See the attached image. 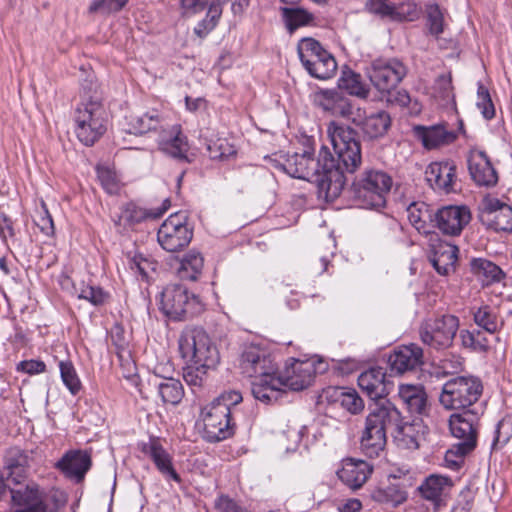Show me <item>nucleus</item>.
<instances>
[{"label": "nucleus", "mask_w": 512, "mask_h": 512, "mask_svg": "<svg viewBox=\"0 0 512 512\" xmlns=\"http://www.w3.org/2000/svg\"><path fill=\"white\" fill-rule=\"evenodd\" d=\"M337 160L327 147L315 158L309 151L280 156L276 167L297 179L315 183L320 196L336 199L346 183L345 172L354 173L362 163L361 144L357 132L350 126L332 121L327 126Z\"/></svg>", "instance_id": "nucleus-1"}, {"label": "nucleus", "mask_w": 512, "mask_h": 512, "mask_svg": "<svg viewBox=\"0 0 512 512\" xmlns=\"http://www.w3.org/2000/svg\"><path fill=\"white\" fill-rule=\"evenodd\" d=\"M420 428V422H405L391 401H377L368 408L360 448L366 456L378 457L386 446L387 431L391 429L393 440L399 448L415 450L419 447Z\"/></svg>", "instance_id": "nucleus-2"}, {"label": "nucleus", "mask_w": 512, "mask_h": 512, "mask_svg": "<svg viewBox=\"0 0 512 512\" xmlns=\"http://www.w3.org/2000/svg\"><path fill=\"white\" fill-rule=\"evenodd\" d=\"M127 120L130 133L141 135L152 131L157 132L156 141L163 153L179 161L189 162L187 137L183 135L179 125H168L156 110L141 115H131Z\"/></svg>", "instance_id": "nucleus-3"}, {"label": "nucleus", "mask_w": 512, "mask_h": 512, "mask_svg": "<svg viewBox=\"0 0 512 512\" xmlns=\"http://www.w3.org/2000/svg\"><path fill=\"white\" fill-rule=\"evenodd\" d=\"M392 184V177L387 172L365 169L352 183L353 200L361 208L380 210L386 206Z\"/></svg>", "instance_id": "nucleus-4"}, {"label": "nucleus", "mask_w": 512, "mask_h": 512, "mask_svg": "<svg viewBox=\"0 0 512 512\" xmlns=\"http://www.w3.org/2000/svg\"><path fill=\"white\" fill-rule=\"evenodd\" d=\"M75 133L86 146L93 145L105 133L107 111L99 97L81 101L74 111Z\"/></svg>", "instance_id": "nucleus-5"}, {"label": "nucleus", "mask_w": 512, "mask_h": 512, "mask_svg": "<svg viewBox=\"0 0 512 512\" xmlns=\"http://www.w3.org/2000/svg\"><path fill=\"white\" fill-rule=\"evenodd\" d=\"M179 351L188 362L215 369L220 363V353L209 335L198 327L185 328L178 340Z\"/></svg>", "instance_id": "nucleus-6"}, {"label": "nucleus", "mask_w": 512, "mask_h": 512, "mask_svg": "<svg viewBox=\"0 0 512 512\" xmlns=\"http://www.w3.org/2000/svg\"><path fill=\"white\" fill-rule=\"evenodd\" d=\"M483 393L481 380L473 376H457L444 383L439 402L446 410L468 411Z\"/></svg>", "instance_id": "nucleus-7"}, {"label": "nucleus", "mask_w": 512, "mask_h": 512, "mask_svg": "<svg viewBox=\"0 0 512 512\" xmlns=\"http://www.w3.org/2000/svg\"><path fill=\"white\" fill-rule=\"evenodd\" d=\"M480 428V413L476 410L453 413L449 417V429L453 437L459 439L450 450L446 452V459L455 453L459 456H466L477 446L478 433Z\"/></svg>", "instance_id": "nucleus-8"}, {"label": "nucleus", "mask_w": 512, "mask_h": 512, "mask_svg": "<svg viewBox=\"0 0 512 512\" xmlns=\"http://www.w3.org/2000/svg\"><path fill=\"white\" fill-rule=\"evenodd\" d=\"M299 59L310 76L320 80L333 77L337 71L334 56L317 40L303 38L297 46Z\"/></svg>", "instance_id": "nucleus-9"}, {"label": "nucleus", "mask_w": 512, "mask_h": 512, "mask_svg": "<svg viewBox=\"0 0 512 512\" xmlns=\"http://www.w3.org/2000/svg\"><path fill=\"white\" fill-rule=\"evenodd\" d=\"M231 415L230 404L225 397H219L207 405L202 411L203 438L216 443L231 437L235 430Z\"/></svg>", "instance_id": "nucleus-10"}, {"label": "nucleus", "mask_w": 512, "mask_h": 512, "mask_svg": "<svg viewBox=\"0 0 512 512\" xmlns=\"http://www.w3.org/2000/svg\"><path fill=\"white\" fill-rule=\"evenodd\" d=\"M460 321L455 315L445 314L424 320L419 327L422 343L440 351L452 347Z\"/></svg>", "instance_id": "nucleus-11"}, {"label": "nucleus", "mask_w": 512, "mask_h": 512, "mask_svg": "<svg viewBox=\"0 0 512 512\" xmlns=\"http://www.w3.org/2000/svg\"><path fill=\"white\" fill-rule=\"evenodd\" d=\"M160 305L162 312L174 321L193 317L202 309L199 298L180 284L168 285L163 290Z\"/></svg>", "instance_id": "nucleus-12"}, {"label": "nucleus", "mask_w": 512, "mask_h": 512, "mask_svg": "<svg viewBox=\"0 0 512 512\" xmlns=\"http://www.w3.org/2000/svg\"><path fill=\"white\" fill-rule=\"evenodd\" d=\"M407 66L396 57L377 58L366 69V74L371 84L381 94L390 93L406 77Z\"/></svg>", "instance_id": "nucleus-13"}, {"label": "nucleus", "mask_w": 512, "mask_h": 512, "mask_svg": "<svg viewBox=\"0 0 512 512\" xmlns=\"http://www.w3.org/2000/svg\"><path fill=\"white\" fill-rule=\"evenodd\" d=\"M238 367L241 373L247 377L278 371L272 353L267 347L257 343L243 345L238 359Z\"/></svg>", "instance_id": "nucleus-14"}, {"label": "nucleus", "mask_w": 512, "mask_h": 512, "mask_svg": "<svg viewBox=\"0 0 512 512\" xmlns=\"http://www.w3.org/2000/svg\"><path fill=\"white\" fill-rule=\"evenodd\" d=\"M186 217L175 213L170 215L160 226L157 240L168 252H177L185 248L192 240L193 230L186 224Z\"/></svg>", "instance_id": "nucleus-15"}, {"label": "nucleus", "mask_w": 512, "mask_h": 512, "mask_svg": "<svg viewBox=\"0 0 512 512\" xmlns=\"http://www.w3.org/2000/svg\"><path fill=\"white\" fill-rule=\"evenodd\" d=\"M479 220L495 231L512 232V207L486 196L479 205Z\"/></svg>", "instance_id": "nucleus-16"}, {"label": "nucleus", "mask_w": 512, "mask_h": 512, "mask_svg": "<svg viewBox=\"0 0 512 512\" xmlns=\"http://www.w3.org/2000/svg\"><path fill=\"white\" fill-rule=\"evenodd\" d=\"M467 162L470 176L478 186L493 187L497 184L498 174L485 151L471 147Z\"/></svg>", "instance_id": "nucleus-17"}, {"label": "nucleus", "mask_w": 512, "mask_h": 512, "mask_svg": "<svg viewBox=\"0 0 512 512\" xmlns=\"http://www.w3.org/2000/svg\"><path fill=\"white\" fill-rule=\"evenodd\" d=\"M471 213L466 206H446L434 215V225L444 234L457 236L470 222Z\"/></svg>", "instance_id": "nucleus-18"}, {"label": "nucleus", "mask_w": 512, "mask_h": 512, "mask_svg": "<svg viewBox=\"0 0 512 512\" xmlns=\"http://www.w3.org/2000/svg\"><path fill=\"white\" fill-rule=\"evenodd\" d=\"M35 455L33 450H23L18 447L8 449L4 457V468L8 473V479L16 485L22 484L35 463Z\"/></svg>", "instance_id": "nucleus-19"}, {"label": "nucleus", "mask_w": 512, "mask_h": 512, "mask_svg": "<svg viewBox=\"0 0 512 512\" xmlns=\"http://www.w3.org/2000/svg\"><path fill=\"white\" fill-rule=\"evenodd\" d=\"M425 179L435 191L450 193L456 182V165L453 162H433L425 170Z\"/></svg>", "instance_id": "nucleus-20"}, {"label": "nucleus", "mask_w": 512, "mask_h": 512, "mask_svg": "<svg viewBox=\"0 0 512 512\" xmlns=\"http://www.w3.org/2000/svg\"><path fill=\"white\" fill-rule=\"evenodd\" d=\"M254 378L251 382V393L256 400L270 404L280 399L284 389L282 378L277 377L276 372H267Z\"/></svg>", "instance_id": "nucleus-21"}, {"label": "nucleus", "mask_w": 512, "mask_h": 512, "mask_svg": "<svg viewBox=\"0 0 512 512\" xmlns=\"http://www.w3.org/2000/svg\"><path fill=\"white\" fill-rule=\"evenodd\" d=\"M415 137L428 149H437L452 144L457 139V133L448 130L446 125L437 124L432 126H414Z\"/></svg>", "instance_id": "nucleus-22"}, {"label": "nucleus", "mask_w": 512, "mask_h": 512, "mask_svg": "<svg viewBox=\"0 0 512 512\" xmlns=\"http://www.w3.org/2000/svg\"><path fill=\"white\" fill-rule=\"evenodd\" d=\"M388 362L391 371L398 374L413 371L423 364V350L414 343L403 345L389 356Z\"/></svg>", "instance_id": "nucleus-23"}, {"label": "nucleus", "mask_w": 512, "mask_h": 512, "mask_svg": "<svg viewBox=\"0 0 512 512\" xmlns=\"http://www.w3.org/2000/svg\"><path fill=\"white\" fill-rule=\"evenodd\" d=\"M142 452L152 460L157 470L166 480L181 482V477L173 466L172 456L164 449L158 439H150L148 443L143 445Z\"/></svg>", "instance_id": "nucleus-24"}, {"label": "nucleus", "mask_w": 512, "mask_h": 512, "mask_svg": "<svg viewBox=\"0 0 512 512\" xmlns=\"http://www.w3.org/2000/svg\"><path fill=\"white\" fill-rule=\"evenodd\" d=\"M91 465V456L87 451L71 450L65 453L56 466L66 477L80 483L84 480Z\"/></svg>", "instance_id": "nucleus-25"}, {"label": "nucleus", "mask_w": 512, "mask_h": 512, "mask_svg": "<svg viewBox=\"0 0 512 512\" xmlns=\"http://www.w3.org/2000/svg\"><path fill=\"white\" fill-rule=\"evenodd\" d=\"M358 385L369 398L378 400L389 393L391 383L386 379L384 368L373 367L359 375Z\"/></svg>", "instance_id": "nucleus-26"}, {"label": "nucleus", "mask_w": 512, "mask_h": 512, "mask_svg": "<svg viewBox=\"0 0 512 512\" xmlns=\"http://www.w3.org/2000/svg\"><path fill=\"white\" fill-rule=\"evenodd\" d=\"M315 374L314 366L309 361L294 360L285 370L282 378L283 389L301 391L309 387Z\"/></svg>", "instance_id": "nucleus-27"}, {"label": "nucleus", "mask_w": 512, "mask_h": 512, "mask_svg": "<svg viewBox=\"0 0 512 512\" xmlns=\"http://www.w3.org/2000/svg\"><path fill=\"white\" fill-rule=\"evenodd\" d=\"M371 473L372 468L367 462L348 458L342 461L337 476L347 487L357 490L363 486Z\"/></svg>", "instance_id": "nucleus-28"}, {"label": "nucleus", "mask_w": 512, "mask_h": 512, "mask_svg": "<svg viewBox=\"0 0 512 512\" xmlns=\"http://www.w3.org/2000/svg\"><path fill=\"white\" fill-rule=\"evenodd\" d=\"M452 487V481L448 477L430 475L418 487L423 499L429 501L435 510H439L445 503L448 490Z\"/></svg>", "instance_id": "nucleus-29"}, {"label": "nucleus", "mask_w": 512, "mask_h": 512, "mask_svg": "<svg viewBox=\"0 0 512 512\" xmlns=\"http://www.w3.org/2000/svg\"><path fill=\"white\" fill-rule=\"evenodd\" d=\"M355 125L360 128L364 139L376 140L382 138L388 132L391 126V117L384 110L377 111L369 116L361 114L360 121Z\"/></svg>", "instance_id": "nucleus-30"}, {"label": "nucleus", "mask_w": 512, "mask_h": 512, "mask_svg": "<svg viewBox=\"0 0 512 512\" xmlns=\"http://www.w3.org/2000/svg\"><path fill=\"white\" fill-rule=\"evenodd\" d=\"M407 214L409 222L419 233L429 234L435 228V213L425 202H413L407 208Z\"/></svg>", "instance_id": "nucleus-31"}, {"label": "nucleus", "mask_w": 512, "mask_h": 512, "mask_svg": "<svg viewBox=\"0 0 512 512\" xmlns=\"http://www.w3.org/2000/svg\"><path fill=\"white\" fill-rule=\"evenodd\" d=\"M164 213L165 209L160 212H153L139 207L133 202H130L121 207L120 214L116 219H114V223L116 226L129 228L141 223L148 218H160Z\"/></svg>", "instance_id": "nucleus-32"}, {"label": "nucleus", "mask_w": 512, "mask_h": 512, "mask_svg": "<svg viewBox=\"0 0 512 512\" xmlns=\"http://www.w3.org/2000/svg\"><path fill=\"white\" fill-rule=\"evenodd\" d=\"M458 248L450 243L441 242L435 247L430 262L440 275L454 271L458 259Z\"/></svg>", "instance_id": "nucleus-33"}, {"label": "nucleus", "mask_w": 512, "mask_h": 512, "mask_svg": "<svg viewBox=\"0 0 512 512\" xmlns=\"http://www.w3.org/2000/svg\"><path fill=\"white\" fill-rule=\"evenodd\" d=\"M398 395L411 413L423 414L427 407V394L421 385L402 384Z\"/></svg>", "instance_id": "nucleus-34"}, {"label": "nucleus", "mask_w": 512, "mask_h": 512, "mask_svg": "<svg viewBox=\"0 0 512 512\" xmlns=\"http://www.w3.org/2000/svg\"><path fill=\"white\" fill-rule=\"evenodd\" d=\"M470 270L483 286L500 282L505 276L498 265L485 258H473Z\"/></svg>", "instance_id": "nucleus-35"}, {"label": "nucleus", "mask_w": 512, "mask_h": 512, "mask_svg": "<svg viewBox=\"0 0 512 512\" xmlns=\"http://www.w3.org/2000/svg\"><path fill=\"white\" fill-rule=\"evenodd\" d=\"M326 398L333 403H338L351 414H357L364 409V402L355 390L331 388L326 391Z\"/></svg>", "instance_id": "nucleus-36"}, {"label": "nucleus", "mask_w": 512, "mask_h": 512, "mask_svg": "<svg viewBox=\"0 0 512 512\" xmlns=\"http://www.w3.org/2000/svg\"><path fill=\"white\" fill-rule=\"evenodd\" d=\"M474 323L489 334L498 332L503 321L498 318L494 309L489 305H482L471 309Z\"/></svg>", "instance_id": "nucleus-37"}, {"label": "nucleus", "mask_w": 512, "mask_h": 512, "mask_svg": "<svg viewBox=\"0 0 512 512\" xmlns=\"http://www.w3.org/2000/svg\"><path fill=\"white\" fill-rule=\"evenodd\" d=\"M10 493L13 504L22 508L42 503V492L35 482H29L24 486L20 484V487L10 489Z\"/></svg>", "instance_id": "nucleus-38"}, {"label": "nucleus", "mask_w": 512, "mask_h": 512, "mask_svg": "<svg viewBox=\"0 0 512 512\" xmlns=\"http://www.w3.org/2000/svg\"><path fill=\"white\" fill-rule=\"evenodd\" d=\"M460 345L463 349L475 353H487L490 344L485 333L479 329H462L459 332Z\"/></svg>", "instance_id": "nucleus-39"}, {"label": "nucleus", "mask_w": 512, "mask_h": 512, "mask_svg": "<svg viewBox=\"0 0 512 512\" xmlns=\"http://www.w3.org/2000/svg\"><path fill=\"white\" fill-rule=\"evenodd\" d=\"M339 87L347 91L348 94L361 99H366L370 94V88L362 81V76L350 69L342 72Z\"/></svg>", "instance_id": "nucleus-40"}, {"label": "nucleus", "mask_w": 512, "mask_h": 512, "mask_svg": "<svg viewBox=\"0 0 512 512\" xmlns=\"http://www.w3.org/2000/svg\"><path fill=\"white\" fill-rule=\"evenodd\" d=\"M204 266V258L199 252L190 251L180 262L179 277L183 280L196 281L199 279Z\"/></svg>", "instance_id": "nucleus-41"}, {"label": "nucleus", "mask_w": 512, "mask_h": 512, "mask_svg": "<svg viewBox=\"0 0 512 512\" xmlns=\"http://www.w3.org/2000/svg\"><path fill=\"white\" fill-rule=\"evenodd\" d=\"M216 1L218 4H212L209 6L205 18L201 20L194 28V33L199 38L206 37L217 26L223 12V6L230 0Z\"/></svg>", "instance_id": "nucleus-42"}, {"label": "nucleus", "mask_w": 512, "mask_h": 512, "mask_svg": "<svg viewBox=\"0 0 512 512\" xmlns=\"http://www.w3.org/2000/svg\"><path fill=\"white\" fill-rule=\"evenodd\" d=\"M366 10L374 16L388 21H402L404 16L398 8L388 0H367Z\"/></svg>", "instance_id": "nucleus-43"}, {"label": "nucleus", "mask_w": 512, "mask_h": 512, "mask_svg": "<svg viewBox=\"0 0 512 512\" xmlns=\"http://www.w3.org/2000/svg\"><path fill=\"white\" fill-rule=\"evenodd\" d=\"M158 394L165 404L177 405L184 396L181 382L174 378H164L157 384Z\"/></svg>", "instance_id": "nucleus-44"}, {"label": "nucleus", "mask_w": 512, "mask_h": 512, "mask_svg": "<svg viewBox=\"0 0 512 512\" xmlns=\"http://www.w3.org/2000/svg\"><path fill=\"white\" fill-rule=\"evenodd\" d=\"M281 11L286 28L290 33L313 21V15L299 7H284Z\"/></svg>", "instance_id": "nucleus-45"}, {"label": "nucleus", "mask_w": 512, "mask_h": 512, "mask_svg": "<svg viewBox=\"0 0 512 512\" xmlns=\"http://www.w3.org/2000/svg\"><path fill=\"white\" fill-rule=\"evenodd\" d=\"M74 291L79 299L89 301L94 306H100L107 302L109 294L101 287L90 284L80 283L79 286H74Z\"/></svg>", "instance_id": "nucleus-46"}, {"label": "nucleus", "mask_w": 512, "mask_h": 512, "mask_svg": "<svg viewBox=\"0 0 512 512\" xmlns=\"http://www.w3.org/2000/svg\"><path fill=\"white\" fill-rule=\"evenodd\" d=\"M60 375L64 385L70 391L72 395H77L82 384L77 375L76 369L71 361H60L59 362Z\"/></svg>", "instance_id": "nucleus-47"}, {"label": "nucleus", "mask_w": 512, "mask_h": 512, "mask_svg": "<svg viewBox=\"0 0 512 512\" xmlns=\"http://www.w3.org/2000/svg\"><path fill=\"white\" fill-rule=\"evenodd\" d=\"M361 114H365V111L360 107H354L352 102L343 95L340 96L332 112V115L347 119L353 124L360 121Z\"/></svg>", "instance_id": "nucleus-48"}, {"label": "nucleus", "mask_w": 512, "mask_h": 512, "mask_svg": "<svg viewBox=\"0 0 512 512\" xmlns=\"http://www.w3.org/2000/svg\"><path fill=\"white\" fill-rule=\"evenodd\" d=\"M110 339L120 360L130 361L129 342L125 337L124 329L116 324L111 328Z\"/></svg>", "instance_id": "nucleus-49"}, {"label": "nucleus", "mask_w": 512, "mask_h": 512, "mask_svg": "<svg viewBox=\"0 0 512 512\" xmlns=\"http://www.w3.org/2000/svg\"><path fill=\"white\" fill-rule=\"evenodd\" d=\"M209 157L211 159H228L236 154L235 147L227 139L219 138L207 145Z\"/></svg>", "instance_id": "nucleus-50"}, {"label": "nucleus", "mask_w": 512, "mask_h": 512, "mask_svg": "<svg viewBox=\"0 0 512 512\" xmlns=\"http://www.w3.org/2000/svg\"><path fill=\"white\" fill-rule=\"evenodd\" d=\"M211 369L210 367H203L201 364L189 362L184 368L183 378L189 386L200 387L204 382L208 370Z\"/></svg>", "instance_id": "nucleus-51"}, {"label": "nucleus", "mask_w": 512, "mask_h": 512, "mask_svg": "<svg viewBox=\"0 0 512 512\" xmlns=\"http://www.w3.org/2000/svg\"><path fill=\"white\" fill-rule=\"evenodd\" d=\"M128 0H93L88 8L91 14L101 12L109 14L120 11Z\"/></svg>", "instance_id": "nucleus-52"}, {"label": "nucleus", "mask_w": 512, "mask_h": 512, "mask_svg": "<svg viewBox=\"0 0 512 512\" xmlns=\"http://www.w3.org/2000/svg\"><path fill=\"white\" fill-rule=\"evenodd\" d=\"M476 105L485 119L489 120L495 116V108L489 91L483 85L478 87Z\"/></svg>", "instance_id": "nucleus-53"}, {"label": "nucleus", "mask_w": 512, "mask_h": 512, "mask_svg": "<svg viewBox=\"0 0 512 512\" xmlns=\"http://www.w3.org/2000/svg\"><path fill=\"white\" fill-rule=\"evenodd\" d=\"M97 175L102 187L105 189L107 193L111 195L118 193L120 186L117 177L113 171H111L108 168L98 167Z\"/></svg>", "instance_id": "nucleus-54"}, {"label": "nucleus", "mask_w": 512, "mask_h": 512, "mask_svg": "<svg viewBox=\"0 0 512 512\" xmlns=\"http://www.w3.org/2000/svg\"><path fill=\"white\" fill-rule=\"evenodd\" d=\"M42 503L46 507L45 512H59L67 503V495L62 491L53 490L46 498L42 496Z\"/></svg>", "instance_id": "nucleus-55"}, {"label": "nucleus", "mask_w": 512, "mask_h": 512, "mask_svg": "<svg viewBox=\"0 0 512 512\" xmlns=\"http://www.w3.org/2000/svg\"><path fill=\"white\" fill-rule=\"evenodd\" d=\"M216 2V0H181V8L183 15L190 17L201 13L206 8L208 10L209 6L217 4Z\"/></svg>", "instance_id": "nucleus-56"}, {"label": "nucleus", "mask_w": 512, "mask_h": 512, "mask_svg": "<svg viewBox=\"0 0 512 512\" xmlns=\"http://www.w3.org/2000/svg\"><path fill=\"white\" fill-rule=\"evenodd\" d=\"M340 96L336 90H322L316 95V101L323 110L332 114Z\"/></svg>", "instance_id": "nucleus-57"}, {"label": "nucleus", "mask_w": 512, "mask_h": 512, "mask_svg": "<svg viewBox=\"0 0 512 512\" xmlns=\"http://www.w3.org/2000/svg\"><path fill=\"white\" fill-rule=\"evenodd\" d=\"M429 30L434 35L443 32V15L438 5L433 4L427 8Z\"/></svg>", "instance_id": "nucleus-58"}, {"label": "nucleus", "mask_w": 512, "mask_h": 512, "mask_svg": "<svg viewBox=\"0 0 512 512\" xmlns=\"http://www.w3.org/2000/svg\"><path fill=\"white\" fill-rule=\"evenodd\" d=\"M130 268L139 273L143 279H147L150 271L155 270V263L142 255H135L130 260Z\"/></svg>", "instance_id": "nucleus-59"}, {"label": "nucleus", "mask_w": 512, "mask_h": 512, "mask_svg": "<svg viewBox=\"0 0 512 512\" xmlns=\"http://www.w3.org/2000/svg\"><path fill=\"white\" fill-rule=\"evenodd\" d=\"M46 364L41 360H24L18 363L17 371L27 373L29 375H35L45 372Z\"/></svg>", "instance_id": "nucleus-60"}, {"label": "nucleus", "mask_w": 512, "mask_h": 512, "mask_svg": "<svg viewBox=\"0 0 512 512\" xmlns=\"http://www.w3.org/2000/svg\"><path fill=\"white\" fill-rule=\"evenodd\" d=\"M382 494L385 500L393 506L400 505L407 500V493L395 486H388L383 490Z\"/></svg>", "instance_id": "nucleus-61"}, {"label": "nucleus", "mask_w": 512, "mask_h": 512, "mask_svg": "<svg viewBox=\"0 0 512 512\" xmlns=\"http://www.w3.org/2000/svg\"><path fill=\"white\" fill-rule=\"evenodd\" d=\"M387 97V101L391 104L399 105L401 107H406L409 105L411 98L409 93L404 90H396L393 92V90L390 91V93H385Z\"/></svg>", "instance_id": "nucleus-62"}, {"label": "nucleus", "mask_w": 512, "mask_h": 512, "mask_svg": "<svg viewBox=\"0 0 512 512\" xmlns=\"http://www.w3.org/2000/svg\"><path fill=\"white\" fill-rule=\"evenodd\" d=\"M36 225L46 236L54 235V222L47 209H45L43 214L40 215L39 219L36 221Z\"/></svg>", "instance_id": "nucleus-63"}, {"label": "nucleus", "mask_w": 512, "mask_h": 512, "mask_svg": "<svg viewBox=\"0 0 512 512\" xmlns=\"http://www.w3.org/2000/svg\"><path fill=\"white\" fill-rule=\"evenodd\" d=\"M435 89L439 91L442 98H447L452 89L451 76L442 74L435 81Z\"/></svg>", "instance_id": "nucleus-64"}]
</instances>
